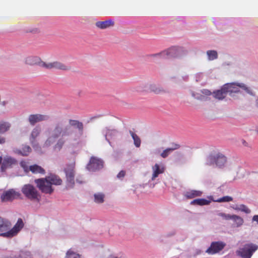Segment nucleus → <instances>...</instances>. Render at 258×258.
<instances>
[{
  "instance_id": "obj_57",
  "label": "nucleus",
  "mask_w": 258,
  "mask_h": 258,
  "mask_svg": "<svg viewBox=\"0 0 258 258\" xmlns=\"http://www.w3.org/2000/svg\"><path fill=\"white\" fill-rule=\"evenodd\" d=\"M201 75V73H199V74H197L196 75V78H197L196 81H197V82H198V81H199V79H200V77Z\"/></svg>"
},
{
  "instance_id": "obj_53",
  "label": "nucleus",
  "mask_w": 258,
  "mask_h": 258,
  "mask_svg": "<svg viewBox=\"0 0 258 258\" xmlns=\"http://www.w3.org/2000/svg\"><path fill=\"white\" fill-rule=\"evenodd\" d=\"M157 183V182L155 183H152L151 182V180H149V181L148 182V185L149 186V187H154L155 185Z\"/></svg>"
},
{
  "instance_id": "obj_17",
  "label": "nucleus",
  "mask_w": 258,
  "mask_h": 258,
  "mask_svg": "<svg viewBox=\"0 0 258 258\" xmlns=\"http://www.w3.org/2000/svg\"><path fill=\"white\" fill-rule=\"evenodd\" d=\"M226 90L223 85L220 89L215 90L213 92V97L219 100H223L227 95Z\"/></svg>"
},
{
  "instance_id": "obj_1",
  "label": "nucleus",
  "mask_w": 258,
  "mask_h": 258,
  "mask_svg": "<svg viewBox=\"0 0 258 258\" xmlns=\"http://www.w3.org/2000/svg\"><path fill=\"white\" fill-rule=\"evenodd\" d=\"M66 122L60 120L56 122L52 127L46 131L48 138L43 144L44 148H48L54 143L60 137H64L73 135L74 131L70 126H65Z\"/></svg>"
},
{
  "instance_id": "obj_39",
  "label": "nucleus",
  "mask_w": 258,
  "mask_h": 258,
  "mask_svg": "<svg viewBox=\"0 0 258 258\" xmlns=\"http://www.w3.org/2000/svg\"><path fill=\"white\" fill-rule=\"evenodd\" d=\"M39 134V129L37 127H35L31 132V136L30 137V140H32L33 139L35 140L36 138L38 136Z\"/></svg>"
},
{
  "instance_id": "obj_60",
  "label": "nucleus",
  "mask_w": 258,
  "mask_h": 258,
  "mask_svg": "<svg viewBox=\"0 0 258 258\" xmlns=\"http://www.w3.org/2000/svg\"><path fill=\"white\" fill-rule=\"evenodd\" d=\"M212 19H213V22L214 24L215 25H217V23H216V18H212Z\"/></svg>"
},
{
  "instance_id": "obj_13",
  "label": "nucleus",
  "mask_w": 258,
  "mask_h": 258,
  "mask_svg": "<svg viewBox=\"0 0 258 258\" xmlns=\"http://www.w3.org/2000/svg\"><path fill=\"white\" fill-rule=\"evenodd\" d=\"M19 192H16L13 189L4 191L1 196V201L3 203L11 202L14 200L16 196H20Z\"/></svg>"
},
{
  "instance_id": "obj_59",
  "label": "nucleus",
  "mask_w": 258,
  "mask_h": 258,
  "mask_svg": "<svg viewBox=\"0 0 258 258\" xmlns=\"http://www.w3.org/2000/svg\"><path fill=\"white\" fill-rule=\"evenodd\" d=\"M8 103L7 101H4L2 102V105L3 106H5Z\"/></svg>"
},
{
  "instance_id": "obj_64",
  "label": "nucleus",
  "mask_w": 258,
  "mask_h": 258,
  "mask_svg": "<svg viewBox=\"0 0 258 258\" xmlns=\"http://www.w3.org/2000/svg\"><path fill=\"white\" fill-rule=\"evenodd\" d=\"M255 103H256V107H258V98H257V99H256V100L255 101Z\"/></svg>"
},
{
  "instance_id": "obj_31",
  "label": "nucleus",
  "mask_w": 258,
  "mask_h": 258,
  "mask_svg": "<svg viewBox=\"0 0 258 258\" xmlns=\"http://www.w3.org/2000/svg\"><path fill=\"white\" fill-rule=\"evenodd\" d=\"M31 151V148L30 147L26 145L22 148V150H18L17 153L23 156H27Z\"/></svg>"
},
{
  "instance_id": "obj_28",
  "label": "nucleus",
  "mask_w": 258,
  "mask_h": 258,
  "mask_svg": "<svg viewBox=\"0 0 258 258\" xmlns=\"http://www.w3.org/2000/svg\"><path fill=\"white\" fill-rule=\"evenodd\" d=\"M208 57V59L209 61L214 60L218 57V54L217 50H209L206 52Z\"/></svg>"
},
{
  "instance_id": "obj_20",
  "label": "nucleus",
  "mask_w": 258,
  "mask_h": 258,
  "mask_svg": "<svg viewBox=\"0 0 258 258\" xmlns=\"http://www.w3.org/2000/svg\"><path fill=\"white\" fill-rule=\"evenodd\" d=\"M153 174L151 178V180H154L158 175L160 174L164 173L165 168L164 166L156 163L153 167Z\"/></svg>"
},
{
  "instance_id": "obj_37",
  "label": "nucleus",
  "mask_w": 258,
  "mask_h": 258,
  "mask_svg": "<svg viewBox=\"0 0 258 258\" xmlns=\"http://www.w3.org/2000/svg\"><path fill=\"white\" fill-rule=\"evenodd\" d=\"M233 201V198L229 196H224L223 197L220 198L218 199L217 200H215V202H218V203H225V202H229Z\"/></svg>"
},
{
  "instance_id": "obj_2",
  "label": "nucleus",
  "mask_w": 258,
  "mask_h": 258,
  "mask_svg": "<svg viewBox=\"0 0 258 258\" xmlns=\"http://www.w3.org/2000/svg\"><path fill=\"white\" fill-rule=\"evenodd\" d=\"M34 182L42 193L51 195L54 191V188L52 185H61L62 181L58 175L50 173L49 176L44 178L35 179Z\"/></svg>"
},
{
  "instance_id": "obj_48",
  "label": "nucleus",
  "mask_w": 258,
  "mask_h": 258,
  "mask_svg": "<svg viewBox=\"0 0 258 258\" xmlns=\"http://www.w3.org/2000/svg\"><path fill=\"white\" fill-rule=\"evenodd\" d=\"M202 92L203 94L206 96H209L213 94V92L208 89H204L202 91Z\"/></svg>"
},
{
  "instance_id": "obj_15",
  "label": "nucleus",
  "mask_w": 258,
  "mask_h": 258,
  "mask_svg": "<svg viewBox=\"0 0 258 258\" xmlns=\"http://www.w3.org/2000/svg\"><path fill=\"white\" fill-rule=\"evenodd\" d=\"M48 119L49 116L47 115L36 114L30 115L28 118V120L31 125H34L37 122L43 120H47Z\"/></svg>"
},
{
  "instance_id": "obj_36",
  "label": "nucleus",
  "mask_w": 258,
  "mask_h": 258,
  "mask_svg": "<svg viewBox=\"0 0 258 258\" xmlns=\"http://www.w3.org/2000/svg\"><path fill=\"white\" fill-rule=\"evenodd\" d=\"M216 215L219 217H222L223 220L228 221L231 219L232 215L229 214H226L223 212H220L219 211H215Z\"/></svg>"
},
{
  "instance_id": "obj_44",
  "label": "nucleus",
  "mask_w": 258,
  "mask_h": 258,
  "mask_svg": "<svg viewBox=\"0 0 258 258\" xmlns=\"http://www.w3.org/2000/svg\"><path fill=\"white\" fill-rule=\"evenodd\" d=\"M27 33H31L32 34H37L40 32V30L37 28H29L26 30Z\"/></svg>"
},
{
  "instance_id": "obj_29",
  "label": "nucleus",
  "mask_w": 258,
  "mask_h": 258,
  "mask_svg": "<svg viewBox=\"0 0 258 258\" xmlns=\"http://www.w3.org/2000/svg\"><path fill=\"white\" fill-rule=\"evenodd\" d=\"M129 133L134 140V144L135 146L137 148L140 147L141 144V140L140 137L136 134L131 130L129 131Z\"/></svg>"
},
{
  "instance_id": "obj_62",
  "label": "nucleus",
  "mask_w": 258,
  "mask_h": 258,
  "mask_svg": "<svg viewBox=\"0 0 258 258\" xmlns=\"http://www.w3.org/2000/svg\"><path fill=\"white\" fill-rule=\"evenodd\" d=\"M223 65L230 66V65H231V63L230 62H224L223 63Z\"/></svg>"
},
{
  "instance_id": "obj_35",
  "label": "nucleus",
  "mask_w": 258,
  "mask_h": 258,
  "mask_svg": "<svg viewBox=\"0 0 258 258\" xmlns=\"http://www.w3.org/2000/svg\"><path fill=\"white\" fill-rule=\"evenodd\" d=\"M65 258H81V255L70 249L67 251Z\"/></svg>"
},
{
  "instance_id": "obj_56",
  "label": "nucleus",
  "mask_w": 258,
  "mask_h": 258,
  "mask_svg": "<svg viewBox=\"0 0 258 258\" xmlns=\"http://www.w3.org/2000/svg\"><path fill=\"white\" fill-rule=\"evenodd\" d=\"M101 116H102V115H98L97 116H94L92 117L91 118V120H92V119H94L95 118H98V117H101Z\"/></svg>"
},
{
  "instance_id": "obj_10",
  "label": "nucleus",
  "mask_w": 258,
  "mask_h": 258,
  "mask_svg": "<svg viewBox=\"0 0 258 258\" xmlns=\"http://www.w3.org/2000/svg\"><path fill=\"white\" fill-rule=\"evenodd\" d=\"M75 166L72 164L67 165L63 171L67 178V187L72 188L75 185Z\"/></svg>"
},
{
  "instance_id": "obj_34",
  "label": "nucleus",
  "mask_w": 258,
  "mask_h": 258,
  "mask_svg": "<svg viewBox=\"0 0 258 258\" xmlns=\"http://www.w3.org/2000/svg\"><path fill=\"white\" fill-rule=\"evenodd\" d=\"M94 202L98 204L103 203L104 201V195L101 193L95 194Z\"/></svg>"
},
{
  "instance_id": "obj_11",
  "label": "nucleus",
  "mask_w": 258,
  "mask_h": 258,
  "mask_svg": "<svg viewBox=\"0 0 258 258\" xmlns=\"http://www.w3.org/2000/svg\"><path fill=\"white\" fill-rule=\"evenodd\" d=\"M102 134L105 137V140L112 147L111 140H115L117 139L118 135L120 134V132L116 129H111L109 127H105L102 131Z\"/></svg>"
},
{
  "instance_id": "obj_24",
  "label": "nucleus",
  "mask_w": 258,
  "mask_h": 258,
  "mask_svg": "<svg viewBox=\"0 0 258 258\" xmlns=\"http://www.w3.org/2000/svg\"><path fill=\"white\" fill-rule=\"evenodd\" d=\"M147 56L153 57V61L155 62H157L159 59H167L165 49L159 53L148 54Z\"/></svg>"
},
{
  "instance_id": "obj_63",
  "label": "nucleus",
  "mask_w": 258,
  "mask_h": 258,
  "mask_svg": "<svg viewBox=\"0 0 258 258\" xmlns=\"http://www.w3.org/2000/svg\"><path fill=\"white\" fill-rule=\"evenodd\" d=\"M191 95H192V96L195 98V97H196L197 94H196L195 92H192Z\"/></svg>"
},
{
  "instance_id": "obj_41",
  "label": "nucleus",
  "mask_w": 258,
  "mask_h": 258,
  "mask_svg": "<svg viewBox=\"0 0 258 258\" xmlns=\"http://www.w3.org/2000/svg\"><path fill=\"white\" fill-rule=\"evenodd\" d=\"M172 152V149H170L169 148H167L164 150L161 154V156L163 158H167L171 153Z\"/></svg>"
},
{
  "instance_id": "obj_18",
  "label": "nucleus",
  "mask_w": 258,
  "mask_h": 258,
  "mask_svg": "<svg viewBox=\"0 0 258 258\" xmlns=\"http://www.w3.org/2000/svg\"><path fill=\"white\" fill-rule=\"evenodd\" d=\"M16 163V160L11 157L4 158L2 161L1 170L2 172H5L8 168H11L13 164Z\"/></svg>"
},
{
  "instance_id": "obj_27",
  "label": "nucleus",
  "mask_w": 258,
  "mask_h": 258,
  "mask_svg": "<svg viewBox=\"0 0 258 258\" xmlns=\"http://www.w3.org/2000/svg\"><path fill=\"white\" fill-rule=\"evenodd\" d=\"M230 220L233 221L236 227H239L242 226L244 223V220L240 216L236 215H232L231 219Z\"/></svg>"
},
{
  "instance_id": "obj_51",
  "label": "nucleus",
  "mask_w": 258,
  "mask_h": 258,
  "mask_svg": "<svg viewBox=\"0 0 258 258\" xmlns=\"http://www.w3.org/2000/svg\"><path fill=\"white\" fill-rule=\"evenodd\" d=\"M252 220L253 221H256L258 224V215H255L253 216Z\"/></svg>"
},
{
  "instance_id": "obj_61",
  "label": "nucleus",
  "mask_w": 258,
  "mask_h": 258,
  "mask_svg": "<svg viewBox=\"0 0 258 258\" xmlns=\"http://www.w3.org/2000/svg\"><path fill=\"white\" fill-rule=\"evenodd\" d=\"M170 79L171 80H176V77L175 76L171 77H170Z\"/></svg>"
},
{
  "instance_id": "obj_42",
  "label": "nucleus",
  "mask_w": 258,
  "mask_h": 258,
  "mask_svg": "<svg viewBox=\"0 0 258 258\" xmlns=\"http://www.w3.org/2000/svg\"><path fill=\"white\" fill-rule=\"evenodd\" d=\"M176 234V230L175 229H173L165 233L164 235H163V237L164 238H171L175 236Z\"/></svg>"
},
{
  "instance_id": "obj_21",
  "label": "nucleus",
  "mask_w": 258,
  "mask_h": 258,
  "mask_svg": "<svg viewBox=\"0 0 258 258\" xmlns=\"http://www.w3.org/2000/svg\"><path fill=\"white\" fill-rule=\"evenodd\" d=\"M114 25V22L112 19H108L104 21H98L95 23L97 27L101 29H105Z\"/></svg>"
},
{
  "instance_id": "obj_4",
  "label": "nucleus",
  "mask_w": 258,
  "mask_h": 258,
  "mask_svg": "<svg viewBox=\"0 0 258 258\" xmlns=\"http://www.w3.org/2000/svg\"><path fill=\"white\" fill-rule=\"evenodd\" d=\"M227 159V157L222 153L213 151L207 157L205 164L222 169L225 167Z\"/></svg>"
},
{
  "instance_id": "obj_3",
  "label": "nucleus",
  "mask_w": 258,
  "mask_h": 258,
  "mask_svg": "<svg viewBox=\"0 0 258 258\" xmlns=\"http://www.w3.org/2000/svg\"><path fill=\"white\" fill-rule=\"evenodd\" d=\"M25 63L30 66L37 65L47 70L55 69L67 71L70 70L71 69V67L70 66L66 65L64 63L57 61L47 63L43 61L39 57L34 56L27 57L25 59Z\"/></svg>"
},
{
  "instance_id": "obj_23",
  "label": "nucleus",
  "mask_w": 258,
  "mask_h": 258,
  "mask_svg": "<svg viewBox=\"0 0 258 258\" xmlns=\"http://www.w3.org/2000/svg\"><path fill=\"white\" fill-rule=\"evenodd\" d=\"M203 194V191L197 190H190L187 191L184 194V197L187 199H191L196 197H201Z\"/></svg>"
},
{
  "instance_id": "obj_38",
  "label": "nucleus",
  "mask_w": 258,
  "mask_h": 258,
  "mask_svg": "<svg viewBox=\"0 0 258 258\" xmlns=\"http://www.w3.org/2000/svg\"><path fill=\"white\" fill-rule=\"evenodd\" d=\"M17 258H33L31 252L28 251H21L19 254L16 256Z\"/></svg>"
},
{
  "instance_id": "obj_58",
  "label": "nucleus",
  "mask_w": 258,
  "mask_h": 258,
  "mask_svg": "<svg viewBox=\"0 0 258 258\" xmlns=\"http://www.w3.org/2000/svg\"><path fill=\"white\" fill-rule=\"evenodd\" d=\"M242 144L244 146H247L248 145V143L244 140H242Z\"/></svg>"
},
{
  "instance_id": "obj_22",
  "label": "nucleus",
  "mask_w": 258,
  "mask_h": 258,
  "mask_svg": "<svg viewBox=\"0 0 258 258\" xmlns=\"http://www.w3.org/2000/svg\"><path fill=\"white\" fill-rule=\"evenodd\" d=\"M69 124L65 125V126H70L71 128L74 127L78 130L79 132L82 134L83 132L84 125L82 122L77 120L69 119Z\"/></svg>"
},
{
  "instance_id": "obj_14",
  "label": "nucleus",
  "mask_w": 258,
  "mask_h": 258,
  "mask_svg": "<svg viewBox=\"0 0 258 258\" xmlns=\"http://www.w3.org/2000/svg\"><path fill=\"white\" fill-rule=\"evenodd\" d=\"M207 198L208 200L204 198L194 199L190 202V204L191 205L203 206L209 205L212 201H214L212 196H208Z\"/></svg>"
},
{
  "instance_id": "obj_32",
  "label": "nucleus",
  "mask_w": 258,
  "mask_h": 258,
  "mask_svg": "<svg viewBox=\"0 0 258 258\" xmlns=\"http://www.w3.org/2000/svg\"><path fill=\"white\" fill-rule=\"evenodd\" d=\"M11 127V124L8 122H0V134H4Z\"/></svg>"
},
{
  "instance_id": "obj_8",
  "label": "nucleus",
  "mask_w": 258,
  "mask_h": 258,
  "mask_svg": "<svg viewBox=\"0 0 258 258\" xmlns=\"http://www.w3.org/2000/svg\"><path fill=\"white\" fill-rule=\"evenodd\" d=\"M24 226V223L22 218H19L12 228L9 229L6 232L1 233L0 236L11 238L16 236Z\"/></svg>"
},
{
  "instance_id": "obj_55",
  "label": "nucleus",
  "mask_w": 258,
  "mask_h": 258,
  "mask_svg": "<svg viewBox=\"0 0 258 258\" xmlns=\"http://www.w3.org/2000/svg\"><path fill=\"white\" fill-rule=\"evenodd\" d=\"M76 182L79 184H83V183H85L84 181H83L81 180H80L79 178L76 179Z\"/></svg>"
},
{
  "instance_id": "obj_7",
  "label": "nucleus",
  "mask_w": 258,
  "mask_h": 258,
  "mask_svg": "<svg viewBox=\"0 0 258 258\" xmlns=\"http://www.w3.org/2000/svg\"><path fill=\"white\" fill-rule=\"evenodd\" d=\"M258 246L252 243L245 244L242 248L236 251V255L242 258H251L253 253L257 249Z\"/></svg>"
},
{
  "instance_id": "obj_25",
  "label": "nucleus",
  "mask_w": 258,
  "mask_h": 258,
  "mask_svg": "<svg viewBox=\"0 0 258 258\" xmlns=\"http://www.w3.org/2000/svg\"><path fill=\"white\" fill-rule=\"evenodd\" d=\"M149 89L151 92H154L156 94L167 93V91L162 87L155 84H150L149 86Z\"/></svg>"
},
{
  "instance_id": "obj_50",
  "label": "nucleus",
  "mask_w": 258,
  "mask_h": 258,
  "mask_svg": "<svg viewBox=\"0 0 258 258\" xmlns=\"http://www.w3.org/2000/svg\"><path fill=\"white\" fill-rule=\"evenodd\" d=\"M178 21H181L183 23H185V18L184 17H178L176 18Z\"/></svg>"
},
{
  "instance_id": "obj_46",
  "label": "nucleus",
  "mask_w": 258,
  "mask_h": 258,
  "mask_svg": "<svg viewBox=\"0 0 258 258\" xmlns=\"http://www.w3.org/2000/svg\"><path fill=\"white\" fill-rule=\"evenodd\" d=\"M171 145L172 146L170 147L169 149H172V152L175 150L178 149L180 147L179 144L175 143H171Z\"/></svg>"
},
{
  "instance_id": "obj_16",
  "label": "nucleus",
  "mask_w": 258,
  "mask_h": 258,
  "mask_svg": "<svg viewBox=\"0 0 258 258\" xmlns=\"http://www.w3.org/2000/svg\"><path fill=\"white\" fill-rule=\"evenodd\" d=\"M240 84V83H226L224 85V87L226 89V93L228 94L229 93V95L231 96H232V93H237L240 92L239 89L237 87H238L237 84Z\"/></svg>"
},
{
  "instance_id": "obj_43",
  "label": "nucleus",
  "mask_w": 258,
  "mask_h": 258,
  "mask_svg": "<svg viewBox=\"0 0 258 258\" xmlns=\"http://www.w3.org/2000/svg\"><path fill=\"white\" fill-rule=\"evenodd\" d=\"M239 211L244 212L246 214H249L251 211L246 206L241 204L239 206Z\"/></svg>"
},
{
  "instance_id": "obj_12",
  "label": "nucleus",
  "mask_w": 258,
  "mask_h": 258,
  "mask_svg": "<svg viewBox=\"0 0 258 258\" xmlns=\"http://www.w3.org/2000/svg\"><path fill=\"white\" fill-rule=\"evenodd\" d=\"M225 245L224 242L220 241L212 242L210 246L206 250V252L211 255L216 254L221 251Z\"/></svg>"
},
{
  "instance_id": "obj_26",
  "label": "nucleus",
  "mask_w": 258,
  "mask_h": 258,
  "mask_svg": "<svg viewBox=\"0 0 258 258\" xmlns=\"http://www.w3.org/2000/svg\"><path fill=\"white\" fill-rule=\"evenodd\" d=\"M29 170L33 173H40L44 174L45 170L40 166L37 164H34L29 166Z\"/></svg>"
},
{
  "instance_id": "obj_9",
  "label": "nucleus",
  "mask_w": 258,
  "mask_h": 258,
  "mask_svg": "<svg viewBox=\"0 0 258 258\" xmlns=\"http://www.w3.org/2000/svg\"><path fill=\"white\" fill-rule=\"evenodd\" d=\"M104 162L103 160L97 157L92 156L86 169L90 172H97L101 170L104 167Z\"/></svg>"
},
{
  "instance_id": "obj_54",
  "label": "nucleus",
  "mask_w": 258,
  "mask_h": 258,
  "mask_svg": "<svg viewBox=\"0 0 258 258\" xmlns=\"http://www.w3.org/2000/svg\"><path fill=\"white\" fill-rule=\"evenodd\" d=\"M6 142V139L4 137H0V144H3Z\"/></svg>"
},
{
  "instance_id": "obj_19",
  "label": "nucleus",
  "mask_w": 258,
  "mask_h": 258,
  "mask_svg": "<svg viewBox=\"0 0 258 258\" xmlns=\"http://www.w3.org/2000/svg\"><path fill=\"white\" fill-rule=\"evenodd\" d=\"M11 223L7 219L0 216V233L8 231L11 228Z\"/></svg>"
},
{
  "instance_id": "obj_47",
  "label": "nucleus",
  "mask_w": 258,
  "mask_h": 258,
  "mask_svg": "<svg viewBox=\"0 0 258 258\" xmlns=\"http://www.w3.org/2000/svg\"><path fill=\"white\" fill-rule=\"evenodd\" d=\"M125 171L124 170H121L117 175V177L122 180V178L125 176Z\"/></svg>"
},
{
  "instance_id": "obj_6",
  "label": "nucleus",
  "mask_w": 258,
  "mask_h": 258,
  "mask_svg": "<svg viewBox=\"0 0 258 258\" xmlns=\"http://www.w3.org/2000/svg\"><path fill=\"white\" fill-rule=\"evenodd\" d=\"M167 58H179L186 55L188 51L184 47L177 46H171L165 49Z\"/></svg>"
},
{
  "instance_id": "obj_33",
  "label": "nucleus",
  "mask_w": 258,
  "mask_h": 258,
  "mask_svg": "<svg viewBox=\"0 0 258 258\" xmlns=\"http://www.w3.org/2000/svg\"><path fill=\"white\" fill-rule=\"evenodd\" d=\"M66 143L65 140L63 139V137H62L59 138L57 141L56 143L55 144V145L53 147L54 150H57L58 151H60L64 144Z\"/></svg>"
},
{
  "instance_id": "obj_45",
  "label": "nucleus",
  "mask_w": 258,
  "mask_h": 258,
  "mask_svg": "<svg viewBox=\"0 0 258 258\" xmlns=\"http://www.w3.org/2000/svg\"><path fill=\"white\" fill-rule=\"evenodd\" d=\"M174 157L176 161H180L183 158V154L179 152H176L174 154Z\"/></svg>"
},
{
  "instance_id": "obj_49",
  "label": "nucleus",
  "mask_w": 258,
  "mask_h": 258,
  "mask_svg": "<svg viewBox=\"0 0 258 258\" xmlns=\"http://www.w3.org/2000/svg\"><path fill=\"white\" fill-rule=\"evenodd\" d=\"M204 98H205L204 96H203L200 94H198V93H197V95L195 97V98L198 100H202Z\"/></svg>"
},
{
  "instance_id": "obj_30",
  "label": "nucleus",
  "mask_w": 258,
  "mask_h": 258,
  "mask_svg": "<svg viewBox=\"0 0 258 258\" xmlns=\"http://www.w3.org/2000/svg\"><path fill=\"white\" fill-rule=\"evenodd\" d=\"M237 85L239 88L244 90L247 94L252 96H254L255 95L254 92L250 89V88L247 86L244 83H241L240 84H238Z\"/></svg>"
},
{
  "instance_id": "obj_52",
  "label": "nucleus",
  "mask_w": 258,
  "mask_h": 258,
  "mask_svg": "<svg viewBox=\"0 0 258 258\" xmlns=\"http://www.w3.org/2000/svg\"><path fill=\"white\" fill-rule=\"evenodd\" d=\"M182 79L184 81L187 82L189 79V77L188 75H185L184 76H182Z\"/></svg>"
},
{
  "instance_id": "obj_5",
  "label": "nucleus",
  "mask_w": 258,
  "mask_h": 258,
  "mask_svg": "<svg viewBox=\"0 0 258 258\" xmlns=\"http://www.w3.org/2000/svg\"><path fill=\"white\" fill-rule=\"evenodd\" d=\"M24 195L31 201L39 202L41 196L34 185L31 184H26L23 185L21 189Z\"/></svg>"
},
{
  "instance_id": "obj_40",
  "label": "nucleus",
  "mask_w": 258,
  "mask_h": 258,
  "mask_svg": "<svg viewBox=\"0 0 258 258\" xmlns=\"http://www.w3.org/2000/svg\"><path fill=\"white\" fill-rule=\"evenodd\" d=\"M30 143H31V145L32 146L33 149L36 151L39 152L41 150V147L39 146V144L36 141V140L33 139L32 140H30Z\"/></svg>"
}]
</instances>
